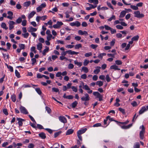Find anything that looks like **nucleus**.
I'll list each match as a JSON object with an SVG mask.
<instances>
[{
    "instance_id": "c756f323",
    "label": "nucleus",
    "mask_w": 148,
    "mask_h": 148,
    "mask_svg": "<svg viewBox=\"0 0 148 148\" xmlns=\"http://www.w3.org/2000/svg\"><path fill=\"white\" fill-rule=\"evenodd\" d=\"M130 8L134 10H137L138 9V8L137 7L136 5V6H135V5H131Z\"/></svg>"
},
{
    "instance_id": "e2e57ef3",
    "label": "nucleus",
    "mask_w": 148,
    "mask_h": 148,
    "mask_svg": "<svg viewBox=\"0 0 148 148\" xmlns=\"http://www.w3.org/2000/svg\"><path fill=\"white\" fill-rule=\"evenodd\" d=\"M52 37V35H47V39L48 40H50L51 39V38Z\"/></svg>"
},
{
    "instance_id": "1a4fd4ad",
    "label": "nucleus",
    "mask_w": 148,
    "mask_h": 148,
    "mask_svg": "<svg viewBox=\"0 0 148 148\" xmlns=\"http://www.w3.org/2000/svg\"><path fill=\"white\" fill-rule=\"evenodd\" d=\"M59 119L61 122L64 123H66L67 122V121L66 118L64 116H60L59 117Z\"/></svg>"
},
{
    "instance_id": "bf43d9fd",
    "label": "nucleus",
    "mask_w": 148,
    "mask_h": 148,
    "mask_svg": "<svg viewBox=\"0 0 148 148\" xmlns=\"http://www.w3.org/2000/svg\"><path fill=\"white\" fill-rule=\"evenodd\" d=\"M131 104L134 107L136 106H137V103L136 101H133L131 103Z\"/></svg>"
},
{
    "instance_id": "a878e982",
    "label": "nucleus",
    "mask_w": 148,
    "mask_h": 148,
    "mask_svg": "<svg viewBox=\"0 0 148 148\" xmlns=\"http://www.w3.org/2000/svg\"><path fill=\"white\" fill-rule=\"evenodd\" d=\"M31 4V2L29 1H26L23 3L24 6L25 7H27L29 6Z\"/></svg>"
},
{
    "instance_id": "4be33fe9",
    "label": "nucleus",
    "mask_w": 148,
    "mask_h": 148,
    "mask_svg": "<svg viewBox=\"0 0 148 148\" xmlns=\"http://www.w3.org/2000/svg\"><path fill=\"white\" fill-rule=\"evenodd\" d=\"M42 44L40 43H38L37 45V48L39 51L41 50L42 48Z\"/></svg>"
},
{
    "instance_id": "603ef678",
    "label": "nucleus",
    "mask_w": 148,
    "mask_h": 148,
    "mask_svg": "<svg viewBox=\"0 0 148 148\" xmlns=\"http://www.w3.org/2000/svg\"><path fill=\"white\" fill-rule=\"evenodd\" d=\"M115 63L118 65H120L122 64V62L120 60H116L115 61Z\"/></svg>"
},
{
    "instance_id": "9b49d317",
    "label": "nucleus",
    "mask_w": 148,
    "mask_h": 148,
    "mask_svg": "<svg viewBox=\"0 0 148 148\" xmlns=\"http://www.w3.org/2000/svg\"><path fill=\"white\" fill-rule=\"evenodd\" d=\"M7 14L8 15V16H7V18L10 20L12 19L13 18L12 17L13 15V12L10 11H9L8 12Z\"/></svg>"
},
{
    "instance_id": "ea45409f",
    "label": "nucleus",
    "mask_w": 148,
    "mask_h": 148,
    "mask_svg": "<svg viewBox=\"0 0 148 148\" xmlns=\"http://www.w3.org/2000/svg\"><path fill=\"white\" fill-rule=\"evenodd\" d=\"M40 18L41 20L45 21L47 18V16L46 15H44L41 16H40Z\"/></svg>"
},
{
    "instance_id": "774afa93",
    "label": "nucleus",
    "mask_w": 148,
    "mask_h": 148,
    "mask_svg": "<svg viewBox=\"0 0 148 148\" xmlns=\"http://www.w3.org/2000/svg\"><path fill=\"white\" fill-rule=\"evenodd\" d=\"M34 145L32 143H30L29 144L28 147V148H33L34 147Z\"/></svg>"
},
{
    "instance_id": "cd10ccee",
    "label": "nucleus",
    "mask_w": 148,
    "mask_h": 148,
    "mask_svg": "<svg viewBox=\"0 0 148 148\" xmlns=\"http://www.w3.org/2000/svg\"><path fill=\"white\" fill-rule=\"evenodd\" d=\"M139 36L138 35L136 36L133 37L132 39V41H137L138 40Z\"/></svg>"
},
{
    "instance_id": "09e8293b",
    "label": "nucleus",
    "mask_w": 148,
    "mask_h": 148,
    "mask_svg": "<svg viewBox=\"0 0 148 148\" xmlns=\"http://www.w3.org/2000/svg\"><path fill=\"white\" fill-rule=\"evenodd\" d=\"M71 88L73 90V91L75 92H77V87L74 86H72L71 87Z\"/></svg>"
},
{
    "instance_id": "338daca9",
    "label": "nucleus",
    "mask_w": 148,
    "mask_h": 148,
    "mask_svg": "<svg viewBox=\"0 0 148 148\" xmlns=\"http://www.w3.org/2000/svg\"><path fill=\"white\" fill-rule=\"evenodd\" d=\"M52 90L56 92H58L59 91V90L58 88H56L55 87L53 88H52Z\"/></svg>"
},
{
    "instance_id": "4d7b16f0",
    "label": "nucleus",
    "mask_w": 148,
    "mask_h": 148,
    "mask_svg": "<svg viewBox=\"0 0 148 148\" xmlns=\"http://www.w3.org/2000/svg\"><path fill=\"white\" fill-rule=\"evenodd\" d=\"M116 27L118 29H123V27L121 25H117L116 26Z\"/></svg>"
},
{
    "instance_id": "9d476101",
    "label": "nucleus",
    "mask_w": 148,
    "mask_h": 148,
    "mask_svg": "<svg viewBox=\"0 0 148 148\" xmlns=\"http://www.w3.org/2000/svg\"><path fill=\"white\" fill-rule=\"evenodd\" d=\"M27 30L28 32L32 33L33 32L36 31H37V29L31 26L28 28Z\"/></svg>"
},
{
    "instance_id": "39448f33",
    "label": "nucleus",
    "mask_w": 148,
    "mask_h": 148,
    "mask_svg": "<svg viewBox=\"0 0 148 148\" xmlns=\"http://www.w3.org/2000/svg\"><path fill=\"white\" fill-rule=\"evenodd\" d=\"M85 97H83L81 98V99L82 101H89L90 100V97L89 95L86 93L84 94Z\"/></svg>"
},
{
    "instance_id": "473e14b6",
    "label": "nucleus",
    "mask_w": 148,
    "mask_h": 148,
    "mask_svg": "<svg viewBox=\"0 0 148 148\" xmlns=\"http://www.w3.org/2000/svg\"><path fill=\"white\" fill-rule=\"evenodd\" d=\"M11 98L12 100V101L14 102H15L16 101V96L14 94H13L11 96Z\"/></svg>"
},
{
    "instance_id": "7ed1b4c3",
    "label": "nucleus",
    "mask_w": 148,
    "mask_h": 148,
    "mask_svg": "<svg viewBox=\"0 0 148 148\" xmlns=\"http://www.w3.org/2000/svg\"><path fill=\"white\" fill-rule=\"evenodd\" d=\"M93 94L94 96H96L97 97L99 98V101L103 100V95L100 94L98 92H94Z\"/></svg>"
},
{
    "instance_id": "49530a36",
    "label": "nucleus",
    "mask_w": 148,
    "mask_h": 148,
    "mask_svg": "<svg viewBox=\"0 0 148 148\" xmlns=\"http://www.w3.org/2000/svg\"><path fill=\"white\" fill-rule=\"evenodd\" d=\"M116 19L115 16L113 15L110 18L108 19V21H111L112 19L115 20Z\"/></svg>"
},
{
    "instance_id": "3c124183",
    "label": "nucleus",
    "mask_w": 148,
    "mask_h": 148,
    "mask_svg": "<svg viewBox=\"0 0 148 148\" xmlns=\"http://www.w3.org/2000/svg\"><path fill=\"white\" fill-rule=\"evenodd\" d=\"M106 80L108 82H110V80H111V79L110 77L108 75H107L106 76Z\"/></svg>"
},
{
    "instance_id": "e433bc0d",
    "label": "nucleus",
    "mask_w": 148,
    "mask_h": 148,
    "mask_svg": "<svg viewBox=\"0 0 148 148\" xmlns=\"http://www.w3.org/2000/svg\"><path fill=\"white\" fill-rule=\"evenodd\" d=\"M89 61L88 60L86 59L84 60V62H83V65L84 66H87V65L88 64Z\"/></svg>"
},
{
    "instance_id": "bb28decb",
    "label": "nucleus",
    "mask_w": 148,
    "mask_h": 148,
    "mask_svg": "<svg viewBox=\"0 0 148 148\" xmlns=\"http://www.w3.org/2000/svg\"><path fill=\"white\" fill-rule=\"evenodd\" d=\"M1 27L2 28L7 30L8 29V27H6V24L4 23H2L1 25Z\"/></svg>"
},
{
    "instance_id": "dca6fc26",
    "label": "nucleus",
    "mask_w": 148,
    "mask_h": 148,
    "mask_svg": "<svg viewBox=\"0 0 148 148\" xmlns=\"http://www.w3.org/2000/svg\"><path fill=\"white\" fill-rule=\"evenodd\" d=\"M96 68V69L93 72L95 74H97L100 71L101 67L100 66H97Z\"/></svg>"
},
{
    "instance_id": "6e6d98bb",
    "label": "nucleus",
    "mask_w": 148,
    "mask_h": 148,
    "mask_svg": "<svg viewBox=\"0 0 148 148\" xmlns=\"http://www.w3.org/2000/svg\"><path fill=\"white\" fill-rule=\"evenodd\" d=\"M101 124L100 123H96L93 125V127H98L101 126Z\"/></svg>"
},
{
    "instance_id": "a18cd8bd",
    "label": "nucleus",
    "mask_w": 148,
    "mask_h": 148,
    "mask_svg": "<svg viewBox=\"0 0 148 148\" xmlns=\"http://www.w3.org/2000/svg\"><path fill=\"white\" fill-rule=\"evenodd\" d=\"M119 110L123 114H125V109L122 108H119Z\"/></svg>"
},
{
    "instance_id": "ddd939ff",
    "label": "nucleus",
    "mask_w": 148,
    "mask_h": 148,
    "mask_svg": "<svg viewBox=\"0 0 148 148\" xmlns=\"http://www.w3.org/2000/svg\"><path fill=\"white\" fill-rule=\"evenodd\" d=\"M87 130V129L86 128L81 129L78 131L77 134L81 135L85 133Z\"/></svg>"
},
{
    "instance_id": "c03bdc74",
    "label": "nucleus",
    "mask_w": 148,
    "mask_h": 148,
    "mask_svg": "<svg viewBox=\"0 0 148 148\" xmlns=\"http://www.w3.org/2000/svg\"><path fill=\"white\" fill-rule=\"evenodd\" d=\"M83 88L85 89L86 90H90V88H89L88 86L87 85H84V87H82Z\"/></svg>"
},
{
    "instance_id": "69168bd1",
    "label": "nucleus",
    "mask_w": 148,
    "mask_h": 148,
    "mask_svg": "<svg viewBox=\"0 0 148 148\" xmlns=\"http://www.w3.org/2000/svg\"><path fill=\"white\" fill-rule=\"evenodd\" d=\"M27 21L26 20H23L22 22V25L23 26H25L26 25Z\"/></svg>"
},
{
    "instance_id": "58836bf2",
    "label": "nucleus",
    "mask_w": 148,
    "mask_h": 148,
    "mask_svg": "<svg viewBox=\"0 0 148 148\" xmlns=\"http://www.w3.org/2000/svg\"><path fill=\"white\" fill-rule=\"evenodd\" d=\"M134 148H140V144L138 142H136L134 145Z\"/></svg>"
},
{
    "instance_id": "423d86ee",
    "label": "nucleus",
    "mask_w": 148,
    "mask_h": 148,
    "mask_svg": "<svg viewBox=\"0 0 148 148\" xmlns=\"http://www.w3.org/2000/svg\"><path fill=\"white\" fill-rule=\"evenodd\" d=\"M20 110L21 111V113L25 114H28V112L27 111V110L24 107L21 106L20 108Z\"/></svg>"
},
{
    "instance_id": "f8f14e48",
    "label": "nucleus",
    "mask_w": 148,
    "mask_h": 148,
    "mask_svg": "<svg viewBox=\"0 0 148 148\" xmlns=\"http://www.w3.org/2000/svg\"><path fill=\"white\" fill-rule=\"evenodd\" d=\"M16 119L18 121V123L19 126H22L23 125L22 122L24 121L25 120L23 119L19 118H16Z\"/></svg>"
},
{
    "instance_id": "f3484780",
    "label": "nucleus",
    "mask_w": 148,
    "mask_h": 148,
    "mask_svg": "<svg viewBox=\"0 0 148 148\" xmlns=\"http://www.w3.org/2000/svg\"><path fill=\"white\" fill-rule=\"evenodd\" d=\"M115 121L117 123V124L119 125H120V124L123 125H125L128 123L129 122V121L128 120H127L126 121L124 122H119L117 121Z\"/></svg>"
},
{
    "instance_id": "4c0bfd02",
    "label": "nucleus",
    "mask_w": 148,
    "mask_h": 148,
    "mask_svg": "<svg viewBox=\"0 0 148 148\" xmlns=\"http://www.w3.org/2000/svg\"><path fill=\"white\" fill-rule=\"evenodd\" d=\"M22 35L25 38H27L29 35V34L28 32H26L24 34H22Z\"/></svg>"
},
{
    "instance_id": "0e129e2a",
    "label": "nucleus",
    "mask_w": 148,
    "mask_h": 148,
    "mask_svg": "<svg viewBox=\"0 0 148 148\" xmlns=\"http://www.w3.org/2000/svg\"><path fill=\"white\" fill-rule=\"evenodd\" d=\"M74 65L72 64H69L68 66V68L69 69H72L74 67Z\"/></svg>"
},
{
    "instance_id": "a211bd4d",
    "label": "nucleus",
    "mask_w": 148,
    "mask_h": 148,
    "mask_svg": "<svg viewBox=\"0 0 148 148\" xmlns=\"http://www.w3.org/2000/svg\"><path fill=\"white\" fill-rule=\"evenodd\" d=\"M45 49H44L42 52V53L44 56L46 55V53L48 52L49 50V47L47 46H45Z\"/></svg>"
},
{
    "instance_id": "8fccbe9b",
    "label": "nucleus",
    "mask_w": 148,
    "mask_h": 148,
    "mask_svg": "<svg viewBox=\"0 0 148 148\" xmlns=\"http://www.w3.org/2000/svg\"><path fill=\"white\" fill-rule=\"evenodd\" d=\"M92 55V53L91 52L87 53L85 54V56L86 57H89Z\"/></svg>"
},
{
    "instance_id": "f704fd0d",
    "label": "nucleus",
    "mask_w": 148,
    "mask_h": 148,
    "mask_svg": "<svg viewBox=\"0 0 148 148\" xmlns=\"http://www.w3.org/2000/svg\"><path fill=\"white\" fill-rule=\"evenodd\" d=\"M82 47V45L81 44H79L75 45V49H78Z\"/></svg>"
},
{
    "instance_id": "20e7f679",
    "label": "nucleus",
    "mask_w": 148,
    "mask_h": 148,
    "mask_svg": "<svg viewBox=\"0 0 148 148\" xmlns=\"http://www.w3.org/2000/svg\"><path fill=\"white\" fill-rule=\"evenodd\" d=\"M46 6V5L45 3H42L36 8L37 12H39L41 11L42 8H45Z\"/></svg>"
},
{
    "instance_id": "b1692460",
    "label": "nucleus",
    "mask_w": 148,
    "mask_h": 148,
    "mask_svg": "<svg viewBox=\"0 0 148 148\" xmlns=\"http://www.w3.org/2000/svg\"><path fill=\"white\" fill-rule=\"evenodd\" d=\"M39 136L42 139H45L46 138L45 134L43 132H41L39 134Z\"/></svg>"
},
{
    "instance_id": "a19ab883",
    "label": "nucleus",
    "mask_w": 148,
    "mask_h": 148,
    "mask_svg": "<svg viewBox=\"0 0 148 148\" xmlns=\"http://www.w3.org/2000/svg\"><path fill=\"white\" fill-rule=\"evenodd\" d=\"M45 109L46 111L49 114H50L51 113V110L49 107L47 106H46L45 107Z\"/></svg>"
},
{
    "instance_id": "5fc2aeb1",
    "label": "nucleus",
    "mask_w": 148,
    "mask_h": 148,
    "mask_svg": "<svg viewBox=\"0 0 148 148\" xmlns=\"http://www.w3.org/2000/svg\"><path fill=\"white\" fill-rule=\"evenodd\" d=\"M115 39H113L110 42V45L111 46H113L115 43Z\"/></svg>"
},
{
    "instance_id": "de8ad7c7",
    "label": "nucleus",
    "mask_w": 148,
    "mask_h": 148,
    "mask_svg": "<svg viewBox=\"0 0 148 148\" xmlns=\"http://www.w3.org/2000/svg\"><path fill=\"white\" fill-rule=\"evenodd\" d=\"M136 113L134 115L132 119V121L133 122H135V120L137 118V117H138V115H137L136 116Z\"/></svg>"
},
{
    "instance_id": "052dcab7",
    "label": "nucleus",
    "mask_w": 148,
    "mask_h": 148,
    "mask_svg": "<svg viewBox=\"0 0 148 148\" xmlns=\"http://www.w3.org/2000/svg\"><path fill=\"white\" fill-rule=\"evenodd\" d=\"M3 112L4 113V114H5L6 115H8V113L7 111V110L6 109H4L3 110Z\"/></svg>"
},
{
    "instance_id": "79ce46f5",
    "label": "nucleus",
    "mask_w": 148,
    "mask_h": 148,
    "mask_svg": "<svg viewBox=\"0 0 148 148\" xmlns=\"http://www.w3.org/2000/svg\"><path fill=\"white\" fill-rule=\"evenodd\" d=\"M15 74L16 76L18 78H19L20 77V74L18 72V71L16 70H15Z\"/></svg>"
},
{
    "instance_id": "f257e3e1",
    "label": "nucleus",
    "mask_w": 148,
    "mask_h": 148,
    "mask_svg": "<svg viewBox=\"0 0 148 148\" xmlns=\"http://www.w3.org/2000/svg\"><path fill=\"white\" fill-rule=\"evenodd\" d=\"M140 128H141V130L140 132V138L142 140L144 138V134L145 132V128L143 125L141 126Z\"/></svg>"
},
{
    "instance_id": "6ab92c4d",
    "label": "nucleus",
    "mask_w": 148,
    "mask_h": 148,
    "mask_svg": "<svg viewBox=\"0 0 148 148\" xmlns=\"http://www.w3.org/2000/svg\"><path fill=\"white\" fill-rule=\"evenodd\" d=\"M110 69H114L115 70H120V69L118 68V66L115 65H112L110 66Z\"/></svg>"
},
{
    "instance_id": "13d9d810",
    "label": "nucleus",
    "mask_w": 148,
    "mask_h": 148,
    "mask_svg": "<svg viewBox=\"0 0 148 148\" xmlns=\"http://www.w3.org/2000/svg\"><path fill=\"white\" fill-rule=\"evenodd\" d=\"M81 78L83 79H86L87 78V75L86 74H84L81 75Z\"/></svg>"
},
{
    "instance_id": "c9c22d12",
    "label": "nucleus",
    "mask_w": 148,
    "mask_h": 148,
    "mask_svg": "<svg viewBox=\"0 0 148 148\" xmlns=\"http://www.w3.org/2000/svg\"><path fill=\"white\" fill-rule=\"evenodd\" d=\"M19 47L21 49H24L25 48V45L23 44H19Z\"/></svg>"
},
{
    "instance_id": "5701e85b",
    "label": "nucleus",
    "mask_w": 148,
    "mask_h": 148,
    "mask_svg": "<svg viewBox=\"0 0 148 148\" xmlns=\"http://www.w3.org/2000/svg\"><path fill=\"white\" fill-rule=\"evenodd\" d=\"M74 132L73 130L72 129H70L67 130L66 133V135H69L72 134Z\"/></svg>"
},
{
    "instance_id": "c85d7f7f",
    "label": "nucleus",
    "mask_w": 148,
    "mask_h": 148,
    "mask_svg": "<svg viewBox=\"0 0 148 148\" xmlns=\"http://www.w3.org/2000/svg\"><path fill=\"white\" fill-rule=\"evenodd\" d=\"M96 84L97 85H98L100 87L102 86L103 84V82L101 81H97L96 83Z\"/></svg>"
},
{
    "instance_id": "7c9ffc66",
    "label": "nucleus",
    "mask_w": 148,
    "mask_h": 148,
    "mask_svg": "<svg viewBox=\"0 0 148 148\" xmlns=\"http://www.w3.org/2000/svg\"><path fill=\"white\" fill-rule=\"evenodd\" d=\"M74 63L75 64L77 65L79 67L81 66L82 65V63L81 62H78L77 60L74 61Z\"/></svg>"
},
{
    "instance_id": "412c9836",
    "label": "nucleus",
    "mask_w": 148,
    "mask_h": 148,
    "mask_svg": "<svg viewBox=\"0 0 148 148\" xmlns=\"http://www.w3.org/2000/svg\"><path fill=\"white\" fill-rule=\"evenodd\" d=\"M36 12L34 11H33L31 12L29 15L28 16V18L29 19L32 18L34 14H36Z\"/></svg>"
},
{
    "instance_id": "0eeeda50",
    "label": "nucleus",
    "mask_w": 148,
    "mask_h": 148,
    "mask_svg": "<svg viewBox=\"0 0 148 148\" xmlns=\"http://www.w3.org/2000/svg\"><path fill=\"white\" fill-rule=\"evenodd\" d=\"M70 25L72 26H76L77 27H79L81 23L78 21H77L75 22L70 23Z\"/></svg>"
},
{
    "instance_id": "72a5a7b5",
    "label": "nucleus",
    "mask_w": 148,
    "mask_h": 148,
    "mask_svg": "<svg viewBox=\"0 0 148 148\" xmlns=\"http://www.w3.org/2000/svg\"><path fill=\"white\" fill-rule=\"evenodd\" d=\"M78 103L76 101H75L73 102L71 104L72 107L73 108H75L77 104Z\"/></svg>"
},
{
    "instance_id": "864d4df0",
    "label": "nucleus",
    "mask_w": 148,
    "mask_h": 148,
    "mask_svg": "<svg viewBox=\"0 0 148 148\" xmlns=\"http://www.w3.org/2000/svg\"><path fill=\"white\" fill-rule=\"evenodd\" d=\"M22 21V18L19 17L16 20V22L18 23H20Z\"/></svg>"
},
{
    "instance_id": "6e6552de",
    "label": "nucleus",
    "mask_w": 148,
    "mask_h": 148,
    "mask_svg": "<svg viewBox=\"0 0 148 148\" xmlns=\"http://www.w3.org/2000/svg\"><path fill=\"white\" fill-rule=\"evenodd\" d=\"M8 24H9V29L10 30H11L14 27L15 22L13 21H9Z\"/></svg>"
},
{
    "instance_id": "4468645a",
    "label": "nucleus",
    "mask_w": 148,
    "mask_h": 148,
    "mask_svg": "<svg viewBox=\"0 0 148 148\" xmlns=\"http://www.w3.org/2000/svg\"><path fill=\"white\" fill-rule=\"evenodd\" d=\"M67 53H68L69 55H77L79 53L78 52H76L74 51H72L71 50H69L68 51H67Z\"/></svg>"
},
{
    "instance_id": "680f3d73",
    "label": "nucleus",
    "mask_w": 148,
    "mask_h": 148,
    "mask_svg": "<svg viewBox=\"0 0 148 148\" xmlns=\"http://www.w3.org/2000/svg\"><path fill=\"white\" fill-rule=\"evenodd\" d=\"M106 119L108 120H109L110 121H115V120H114L113 118H111L109 116H108L107 117Z\"/></svg>"
},
{
    "instance_id": "2f4dec72",
    "label": "nucleus",
    "mask_w": 148,
    "mask_h": 148,
    "mask_svg": "<svg viewBox=\"0 0 148 148\" xmlns=\"http://www.w3.org/2000/svg\"><path fill=\"white\" fill-rule=\"evenodd\" d=\"M35 90L37 93L39 95H40L42 94V92L39 88H35Z\"/></svg>"
},
{
    "instance_id": "393cba45",
    "label": "nucleus",
    "mask_w": 148,
    "mask_h": 148,
    "mask_svg": "<svg viewBox=\"0 0 148 148\" xmlns=\"http://www.w3.org/2000/svg\"><path fill=\"white\" fill-rule=\"evenodd\" d=\"M82 71H83L85 73H87L88 71V68L86 67L83 66L82 68Z\"/></svg>"
},
{
    "instance_id": "37998d69",
    "label": "nucleus",
    "mask_w": 148,
    "mask_h": 148,
    "mask_svg": "<svg viewBox=\"0 0 148 148\" xmlns=\"http://www.w3.org/2000/svg\"><path fill=\"white\" fill-rule=\"evenodd\" d=\"M116 54V53H114L113 54L110 53L107 54V56L109 57H112V58H114L115 57V55Z\"/></svg>"
},
{
    "instance_id": "f03ea898",
    "label": "nucleus",
    "mask_w": 148,
    "mask_h": 148,
    "mask_svg": "<svg viewBox=\"0 0 148 148\" xmlns=\"http://www.w3.org/2000/svg\"><path fill=\"white\" fill-rule=\"evenodd\" d=\"M134 14H135V17L138 18H142L144 16V15L143 14H140V12L139 11L134 12Z\"/></svg>"
},
{
    "instance_id": "aec40b11",
    "label": "nucleus",
    "mask_w": 148,
    "mask_h": 148,
    "mask_svg": "<svg viewBox=\"0 0 148 148\" xmlns=\"http://www.w3.org/2000/svg\"><path fill=\"white\" fill-rule=\"evenodd\" d=\"M126 11L125 10H123L121 12L120 15L119 16V17L120 18H123L124 17L126 14Z\"/></svg>"
},
{
    "instance_id": "2eb2a0df",
    "label": "nucleus",
    "mask_w": 148,
    "mask_h": 148,
    "mask_svg": "<svg viewBox=\"0 0 148 148\" xmlns=\"http://www.w3.org/2000/svg\"><path fill=\"white\" fill-rule=\"evenodd\" d=\"M147 110L145 107H143L139 111V114H141L144 113L145 111Z\"/></svg>"
}]
</instances>
